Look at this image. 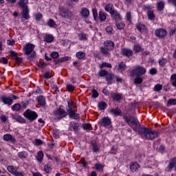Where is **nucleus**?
<instances>
[{"instance_id":"f257e3e1","label":"nucleus","mask_w":176,"mask_h":176,"mask_svg":"<svg viewBox=\"0 0 176 176\" xmlns=\"http://www.w3.org/2000/svg\"><path fill=\"white\" fill-rule=\"evenodd\" d=\"M128 124L133 128L134 131H138L139 134L146 140H153L157 137V133L147 128H140V122L133 117L126 118Z\"/></svg>"},{"instance_id":"f03ea898","label":"nucleus","mask_w":176,"mask_h":176,"mask_svg":"<svg viewBox=\"0 0 176 176\" xmlns=\"http://www.w3.org/2000/svg\"><path fill=\"white\" fill-rule=\"evenodd\" d=\"M129 73L131 76H134V75H135L136 76H142V75H144V74L146 73V69L140 65H136L134 66L133 69L129 71Z\"/></svg>"},{"instance_id":"7ed1b4c3","label":"nucleus","mask_w":176,"mask_h":176,"mask_svg":"<svg viewBox=\"0 0 176 176\" xmlns=\"http://www.w3.org/2000/svg\"><path fill=\"white\" fill-rule=\"evenodd\" d=\"M67 112L70 118H73L74 119H78V114L75 113V111H74V108H76V103L72 101V100H67Z\"/></svg>"},{"instance_id":"20e7f679","label":"nucleus","mask_w":176,"mask_h":176,"mask_svg":"<svg viewBox=\"0 0 176 176\" xmlns=\"http://www.w3.org/2000/svg\"><path fill=\"white\" fill-rule=\"evenodd\" d=\"M35 45L32 43L26 44L23 47V52L26 56H30V57H35Z\"/></svg>"},{"instance_id":"39448f33","label":"nucleus","mask_w":176,"mask_h":176,"mask_svg":"<svg viewBox=\"0 0 176 176\" xmlns=\"http://www.w3.org/2000/svg\"><path fill=\"white\" fill-rule=\"evenodd\" d=\"M13 100H17V96L14 95H10V97L1 96L0 98L1 102H3L7 105H12V104H13Z\"/></svg>"},{"instance_id":"423d86ee","label":"nucleus","mask_w":176,"mask_h":176,"mask_svg":"<svg viewBox=\"0 0 176 176\" xmlns=\"http://www.w3.org/2000/svg\"><path fill=\"white\" fill-rule=\"evenodd\" d=\"M23 116L25 118H26V119L31 121L35 120V119L38 118V114H36V113L28 109L23 113Z\"/></svg>"},{"instance_id":"0eeeda50","label":"nucleus","mask_w":176,"mask_h":176,"mask_svg":"<svg viewBox=\"0 0 176 176\" xmlns=\"http://www.w3.org/2000/svg\"><path fill=\"white\" fill-rule=\"evenodd\" d=\"M59 11L60 16H62V17H65V19H69L71 16H72L71 11L64 8L63 7H60Z\"/></svg>"},{"instance_id":"6e6552de","label":"nucleus","mask_w":176,"mask_h":176,"mask_svg":"<svg viewBox=\"0 0 176 176\" xmlns=\"http://www.w3.org/2000/svg\"><path fill=\"white\" fill-rule=\"evenodd\" d=\"M55 116L56 118H57V119H61L63 118H65V116H67V112H65V110H64V109L59 107L55 111Z\"/></svg>"},{"instance_id":"1a4fd4ad","label":"nucleus","mask_w":176,"mask_h":176,"mask_svg":"<svg viewBox=\"0 0 176 176\" xmlns=\"http://www.w3.org/2000/svg\"><path fill=\"white\" fill-rule=\"evenodd\" d=\"M146 162L148 167L151 168H155V167H157V162H156L155 157H149L147 158Z\"/></svg>"},{"instance_id":"9d476101","label":"nucleus","mask_w":176,"mask_h":176,"mask_svg":"<svg viewBox=\"0 0 176 176\" xmlns=\"http://www.w3.org/2000/svg\"><path fill=\"white\" fill-rule=\"evenodd\" d=\"M135 28L138 31H140L141 34H146L148 32V28L146 26L141 23L136 24Z\"/></svg>"},{"instance_id":"9b49d317","label":"nucleus","mask_w":176,"mask_h":176,"mask_svg":"<svg viewBox=\"0 0 176 176\" xmlns=\"http://www.w3.org/2000/svg\"><path fill=\"white\" fill-rule=\"evenodd\" d=\"M11 118L12 119H13V120H16V122H18V123H25V119H24L23 117L17 113L12 114Z\"/></svg>"},{"instance_id":"f8f14e48","label":"nucleus","mask_w":176,"mask_h":176,"mask_svg":"<svg viewBox=\"0 0 176 176\" xmlns=\"http://www.w3.org/2000/svg\"><path fill=\"white\" fill-rule=\"evenodd\" d=\"M156 36L158 38H164L167 36V31L164 29H157L155 32Z\"/></svg>"},{"instance_id":"ddd939ff","label":"nucleus","mask_w":176,"mask_h":176,"mask_svg":"<svg viewBox=\"0 0 176 176\" xmlns=\"http://www.w3.org/2000/svg\"><path fill=\"white\" fill-rule=\"evenodd\" d=\"M104 46L106 47L107 50L111 51L113 50L115 47V45L113 44V42L111 41H107L104 43Z\"/></svg>"},{"instance_id":"4468645a","label":"nucleus","mask_w":176,"mask_h":176,"mask_svg":"<svg viewBox=\"0 0 176 176\" xmlns=\"http://www.w3.org/2000/svg\"><path fill=\"white\" fill-rule=\"evenodd\" d=\"M111 16L117 22L122 21V16H120V14H119V12H118L116 10L111 13Z\"/></svg>"},{"instance_id":"2eb2a0df","label":"nucleus","mask_w":176,"mask_h":176,"mask_svg":"<svg viewBox=\"0 0 176 176\" xmlns=\"http://www.w3.org/2000/svg\"><path fill=\"white\" fill-rule=\"evenodd\" d=\"M121 53L126 57H130V56H133V50L128 48H122L121 50Z\"/></svg>"},{"instance_id":"dca6fc26","label":"nucleus","mask_w":176,"mask_h":176,"mask_svg":"<svg viewBox=\"0 0 176 176\" xmlns=\"http://www.w3.org/2000/svg\"><path fill=\"white\" fill-rule=\"evenodd\" d=\"M36 100L38 104L41 105V107H45L46 105V99H45V97L38 96Z\"/></svg>"},{"instance_id":"f3484780","label":"nucleus","mask_w":176,"mask_h":176,"mask_svg":"<svg viewBox=\"0 0 176 176\" xmlns=\"http://www.w3.org/2000/svg\"><path fill=\"white\" fill-rule=\"evenodd\" d=\"M90 14V11L86 8H83L80 10V15L84 19H86V17H89V15Z\"/></svg>"},{"instance_id":"a211bd4d","label":"nucleus","mask_w":176,"mask_h":176,"mask_svg":"<svg viewBox=\"0 0 176 176\" xmlns=\"http://www.w3.org/2000/svg\"><path fill=\"white\" fill-rule=\"evenodd\" d=\"M22 17L25 20L30 19V10L28 8H23L22 11Z\"/></svg>"},{"instance_id":"6ab92c4d","label":"nucleus","mask_w":176,"mask_h":176,"mask_svg":"<svg viewBox=\"0 0 176 176\" xmlns=\"http://www.w3.org/2000/svg\"><path fill=\"white\" fill-rule=\"evenodd\" d=\"M104 9L106 12L110 13V14H113L115 11V8H113V4L109 3L105 6Z\"/></svg>"},{"instance_id":"aec40b11","label":"nucleus","mask_w":176,"mask_h":176,"mask_svg":"<svg viewBox=\"0 0 176 176\" xmlns=\"http://www.w3.org/2000/svg\"><path fill=\"white\" fill-rule=\"evenodd\" d=\"M140 168V164L137 162H132L130 165L131 171L135 173Z\"/></svg>"},{"instance_id":"412c9836","label":"nucleus","mask_w":176,"mask_h":176,"mask_svg":"<svg viewBox=\"0 0 176 176\" xmlns=\"http://www.w3.org/2000/svg\"><path fill=\"white\" fill-rule=\"evenodd\" d=\"M4 141H10L11 142H16V139L12 135L7 133L3 135Z\"/></svg>"},{"instance_id":"4be33fe9","label":"nucleus","mask_w":176,"mask_h":176,"mask_svg":"<svg viewBox=\"0 0 176 176\" xmlns=\"http://www.w3.org/2000/svg\"><path fill=\"white\" fill-rule=\"evenodd\" d=\"M176 164V157H173L170 161L169 162V165L168 166V170L171 171L173 168H174V166Z\"/></svg>"},{"instance_id":"5701e85b","label":"nucleus","mask_w":176,"mask_h":176,"mask_svg":"<svg viewBox=\"0 0 176 176\" xmlns=\"http://www.w3.org/2000/svg\"><path fill=\"white\" fill-rule=\"evenodd\" d=\"M18 3L19 6L23 9L28 8V7L27 6V3H28V0H19Z\"/></svg>"},{"instance_id":"b1692460","label":"nucleus","mask_w":176,"mask_h":176,"mask_svg":"<svg viewBox=\"0 0 176 176\" xmlns=\"http://www.w3.org/2000/svg\"><path fill=\"white\" fill-rule=\"evenodd\" d=\"M102 124L107 127V126H109L111 124V119L108 117H104L102 119Z\"/></svg>"},{"instance_id":"393cba45","label":"nucleus","mask_w":176,"mask_h":176,"mask_svg":"<svg viewBox=\"0 0 176 176\" xmlns=\"http://www.w3.org/2000/svg\"><path fill=\"white\" fill-rule=\"evenodd\" d=\"M116 69H119L120 72H123L126 69V64L123 62L120 63L118 66L116 67Z\"/></svg>"},{"instance_id":"a878e982","label":"nucleus","mask_w":176,"mask_h":176,"mask_svg":"<svg viewBox=\"0 0 176 176\" xmlns=\"http://www.w3.org/2000/svg\"><path fill=\"white\" fill-rule=\"evenodd\" d=\"M115 78V76L112 74H107L106 76V80L108 83V85H112V80Z\"/></svg>"},{"instance_id":"bb28decb","label":"nucleus","mask_w":176,"mask_h":176,"mask_svg":"<svg viewBox=\"0 0 176 176\" xmlns=\"http://www.w3.org/2000/svg\"><path fill=\"white\" fill-rule=\"evenodd\" d=\"M7 170L9 173H10L11 174H13V175H14V174H16V173L17 171V168L14 167V166H8L7 167Z\"/></svg>"},{"instance_id":"cd10ccee","label":"nucleus","mask_w":176,"mask_h":176,"mask_svg":"<svg viewBox=\"0 0 176 176\" xmlns=\"http://www.w3.org/2000/svg\"><path fill=\"white\" fill-rule=\"evenodd\" d=\"M11 54H12V56H13L14 59L18 64H20V63H21V61H23V59L21 58H19L17 56V54L16 52H12Z\"/></svg>"},{"instance_id":"c85d7f7f","label":"nucleus","mask_w":176,"mask_h":176,"mask_svg":"<svg viewBox=\"0 0 176 176\" xmlns=\"http://www.w3.org/2000/svg\"><path fill=\"white\" fill-rule=\"evenodd\" d=\"M45 41L47 43H52L53 42L54 37L52 36L51 34H47L45 36Z\"/></svg>"},{"instance_id":"c756f323","label":"nucleus","mask_w":176,"mask_h":176,"mask_svg":"<svg viewBox=\"0 0 176 176\" xmlns=\"http://www.w3.org/2000/svg\"><path fill=\"white\" fill-rule=\"evenodd\" d=\"M157 10L162 11L164 9V1H161L157 3Z\"/></svg>"},{"instance_id":"7c9ffc66","label":"nucleus","mask_w":176,"mask_h":176,"mask_svg":"<svg viewBox=\"0 0 176 176\" xmlns=\"http://www.w3.org/2000/svg\"><path fill=\"white\" fill-rule=\"evenodd\" d=\"M94 170H97V171H102L104 169V165H102L101 163H97L94 166Z\"/></svg>"},{"instance_id":"2f4dec72","label":"nucleus","mask_w":176,"mask_h":176,"mask_svg":"<svg viewBox=\"0 0 176 176\" xmlns=\"http://www.w3.org/2000/svg\"><path fill=\"white\" fill-rule=\"evenodd\" d=\"M125 19L129 24L131 23V11H127L126 12Z\"/></svg>"},{"instance_id":"473e14b6","label":"nucleus","mask_w":176,"mask_h":176,"mask_svg":"<svg viewBox=\"0 0 176 176\" xmlns=\"http://www.w3.org/2000/svg\"><path fill=\"white\" fill-rule=\"evenodd\" d=\"M18 156L20 159H25L28 156V153L27 151H21L18 153Z\"/></svg>"},{"instance_id":"72a5a7b5","label":"nucleus","mask_w":176,"mask_h":176,"mask_svg":"<svg viewBox=\"0 0 176 176\" xmlns=\"http://www.w3.org/2000/svg\"><path fill=\"white\" fill-rule=\"evenodd\" d=\"M36 160H38V162H42V160H43V151H41L38 152Z\"/></svg>"},{"instance_id":"f704fd0d","label":"nucleus","mask_w":176,"mask_h":176,"mask_svg":"<svg viewBox=\"0 0 176 176\" xmlns=\"http://www.w3.org/2000/svg\"><path fill=\"white\" fill-rule=\"evenodd\" d=\"M34 17L36 21H39L40 20L42 19V17H43V15H42V13L37 12L34 14Z\"/></svg>"},{"instance_id":"c9c22d12","label":"nucleus","mask_w":176,"mask_h":176,"mask_svg":"<svg viewBox=\"0 0 176 176\" xmlns=\"http://www.w3.org/2000/svg\"><path fill=\"white\" fill-rule=\"evenodd\" d=\"M47 25H49V27H50L51 28H54V27H56V22L54 21H53V19H50L47 21Z\"/></svg>"},{"instance_id":"e433bc0d","label":"nucleus","mask_w":176,"mask_h":176,"mask_svg":"<svg viewBox=\"0 0 176 176\" xmlns=\"http://www.w3.org/2000/svg\"><path fill=\"white\" fill-rule=\"evenodd\" d=\"M76 56L77 58H79V60H82V58H85V52L80 51L76 53Z\"/></svg>"},{"instance_id":"4c0bfd02","label":"nucleus","mask_w":176,"mask_h":176,"mask_svg":"<svg viewBox=\"0 0 176 176\" xmlns=\"http://www.w3.org/2000/svg\"><path fill=\"white\" fill-rule=\"evenodd\" d=\"M12 111H19L20 109H21V104L16 103L12 106Z\"/></svg>"},{"instance_id":"58836bf2","label":"nucleus","mask_w":176,"mask_h":176,"mask_svg":"<svg viewBox=\"0 0 176 176\" xmlns=\"http://www.w3.org/2000/svg\"><path fill=\"white\" fill-rule=\"evenodd\" d=\"M133 50H134V52H135L136 53H140V52H142L143 50H142V47H141L140 46V45L135 44V45H134Z\"/></svg>"},{"instance_id":"ea45409f","label":"nucleus","mask_w":176,"mask_h":176,"mask_svg":"<svg viewBox=\"0 0 176 176\" xmlns=\"http://www.w3.org/2000/svg\"><path fill=\"white\" fill-rule=\"evenodd\" d=\"M100 68H112V65L108 63H103L99 65Z\"/></svg>"},{"instance_id":"a19ab883","label":"nucleus","mask_w":176,"mask_h":176,"mask_svg":"<svg viewBox=\"0 0 176 176\" xmlns=\"http://www.w3.org/2000/svg\"><path fill=\"white\" fill-rule=\"evenodd\" d=\"M147 16H148L149 20H154V19H155V14H153V11H152V10H148L147 12Z\"/></svg>"},{"instance_id":"79ce46f5","label":"nucleus","mask_w":176,"mask_h":176,"mask_svg":"<svg viewBox=\"0 0 176 176\" xmlns=\"http://www.w3.org/2000/svg\"><path fill=\"white\" fill-rule=\"evenodd\" d=\"M126 25L123 22H117L116 23V27L118 30H123L124 28V26Z\"/></svg>"},{"instance_id":"37998d69","label":"nucleus","mask_w":176,"mask_h":176,"mask_svg":"<svg viewBox=\"0 0 176 176\" xmlns=\"http://www.w3.org/2000/svg\"><path fill=\"white\" fill-rule=\"evenodd\" d=\"M166 64H167V58H161L159 60V65L161 67H164V65H166Z\"/></svg>"},{"instance_id":"c03bdc74","label":"nucleus","mask_w":176,"mask_h":176,"mask_svg":"<svg viewBox=\"0 0 176 176\" xmlns=\"http://www.w3.org/2000/svg\"><path fill=\"white\" fill-rule=\"evenodd\" d=\"M79 41H87V36L84 33H80L78 34Z\"/></svg>"},{"instance_id":"a18cd8bd","label":"nucleus","mask_w":176,"mask_h":176,"mask_svg":"<svg viewBox=\"0 0 176 176\" xmlns=\"http://www.w3.org/2000/svg\"><path fill=\"white\" fill-rule=\"evenodd\" d=\"M100 52L102 53V54H104V56H109V50H108L105 47H100Z\"/></svg>"},{"instance_id":"49530a36","label":"nucleus","mask_w":176,"mask_h":176,"mask_svg":"<svg viewBox=\"0 0 176 176\" xmlns=\"http://www.w3.org/2000/svg\"><path fill=\"white\" fill-rule=\"evenodd\" d=\"M98 108L100 110L105 109V108H107V103L104 102H99Z\"/></svg>"},{"instance_id":"de8ad7c7","label":"nucleus","mask_w":176,"mask_h":176,"mask_svg":"<svg viewBox=\"0 0 176 176\" xmlns=\"http://www.w3.org/2000/svg\"><path fill=\"white\" fill-rule=\"evenodd\" d=\"M44 171L47 173H50V171H52V166H50V164H47L45 165Z\"/></svg>"},{"instance_id":"09e8293b","label":"nucleus","mask_w":176,"mask_h":176,"mask_svg":"<svg viewBox=\"0 0 176 176\" xmlns=\"http://www.w3.org/2000/svg\"><path fill=\"white\" fill-rule=\"evenodd\" d=\"M99 16H100V21H105V20L107 19V15H105V13L102 12H99Z\"/></svg>"},{"instance_id":"8fccbe9b","label":"nucleus","mask_w":176,"mask_h":176,"mask_svg":"<svg viewBox=\"0 0 176 176\" xmlns=\"http://www.w3.org/2000/svg\"><path fill=\"white\" fill-rule=\"evenodd\" d=\"M163 89V85L160 84L155 85L154 86V90L155 91H160Z\"/></svg>"},{"instance_id":"3c124183","label":"nucleus","mask_w":176,"mask_h":176,"mask_svg":"<svg viewBox=\"0 0 176 176\" xmlns=\"http://www.w3.org/2000/svg\"><path fill=\"white\" fill-rule=\"evenodd\" d=\"M92 13H93L94 20H96V21H97V19H98V14L97 12V9L93 8L92 9Z\"/></svg>"},{"instance_id":"603ef678","label":"nucleus","mask_w":176,"mask_h":176,"mask_svg":"<svg viewBox=\"0 0 176 176\" xmlns=\"http://www.w3.org/2000/svg\"><path fill=\"white\" fill-rule=\"evenodd\" d=\"M106 32L107 34H114L115 33L113 28H112V27H111V26H107L106 28Z\"/></svg>"},{"instance_id":"864d4df0","label":"nucleus","mask_w":176,"mask_h":176,"mask_svg":"<svg viewBox=\"0 0 176 176\" xmlns=\"http://www.w3.org/2000/svg\"><path fill=\"white\" fill-rule=\"evenodd\" d=\"M82 129H84V130H87V131L91 130V124H84L82 125Z\"/></svg>"},{"instance_id":"5fc2aeb1","label":"nucleus","mask_w":176,"mask_h":176,"mask_svg":"<svg viewBox=\"0 0 176 176\" xmlns=\"http://www.w3.org/2000/svg\"><path fill=\"white\" fill-rule=\"evenodd\" d=\"M134 82H135V85H141V83H142V78L137 77L135 78Z\"/></svg>"},{"instance_id":"6e6d98bb","label":"nucleus","mask_w":176,"mask_h":176,"mask_svg":"<svg viewBox=\"0 0 176 176\" xmlns=\"http://www.w3.org/2000/svg\"><path fill=\"white\" fill-rule=\"evenodd\" d=\"M99 76H107L108 75V72H107L106 70H100L99 72Z\"/></svg>"},{"instance_id":"4d7b16f0","label":"nucleus","mask_w":176,"mask_h":176,"mask_svg":"<svg viewBox=\"0 0 176 176\" xmlns=\"http://www.w3.org/2000/svg\"><path fill=\"white\" fill-rule=\"evenodd\" d=\"M111 112L113 113V115H120L121 111L120 110H119L118 109H112L111 110Z\"/></svg>"},{"instance_id":"13d9d810","label":"nucleus","mask_w":176,"mask_h":176,"mask_svg":"<svg viewBox=\"0 0 176 176\" xmlns=\"http://www.w3.org/2000/svg\"><path fill=\"white\" fill-rule=\"evenodd\" d=\"M167 105H176V99H170L167 102Z\"/></svg>"},{"instance_id":"bf43d9fd","label":"nucleus","mask_w":176,"mask_h":176,"mask_svg":"<svg viewBox=\"0 0 176 176\" xmlns=\"http://www.w3.org/2000/svg\"><path fill=\"white\" fill-rule=\"evenodd\" d=\"M122 98V94H115L113 96V100L115 101H119Z\"/></svg>"},{"instance_id":"052dcab7","label":"nucleus","mask_w":176,"mask_h":176,"mask_svg":"<svg viewBox=\"0 0 176 176\" xmlns=\"http://www.w3.org/2000/svg\"><path fill=\"white\" fill-rule=\"evenodd\" d=\"M149 74L151 75H155L157 74V70L155 68H152L149 70Z\"/></svg>"},{"instance_id":"680f3d73","label":"nucleus","mask_w":176,"mask_h":176,"mask_svg":"<svg viewBox=\"0 0 176 176\" xmlns=\"http://www.w3.org/2000/svg\"><path fill=\"white\" fill-rule=\"evenodd\" d=\"M67 89L69 90V91H74L75 90V87H74L72 85H68L67 86Z\"/></svg>"},{"instance_id":"e2e57ef3","label":"nucleus","mask_w":176,"mask_h":176,"mask_svg":"<svg viewBox=\"0 0 176 176\" xmlns=\"http://www.w3.org/2000/svg\"><path fill=\"white\" fill-rule=\"evenodd\" d=\"M92 97L94 98H97V97H98V92H97V91L96 89H93L92 90Z\"/></svg>"},{"instance_id":"0e129e2a","label":"nucleus","mask_w":176,"mask_h":176,"mask_svg":"<svg viewBox=\"0 0 176 176\" xmlns=\"http://www.w3.org/2000/svg\"><path fill=\"white\" fill-rule=\"evenodd\" d=\"M51 57H52V58H57V57H58V53L57 52H52Z\"/></svg>"},{"instance_id":"69168bd1","label":"nucleus","mask_w":176,"mask_h":176,"mask_svg":"<svg viewBox=\"0 0 176 176\" xmlns=\"http://www.w3.org/2000/svg\"><path fill=\"white\" fill-rule=\"evenodd\" d=\"M92 151H93V152H98L99 151L98 146H97L96 144H93L92 145Z\"/></svg>"},{"instance_id":"338daca9","label":"nucleus","mask_w":176,"mask_h":176,"mask_svg":"<svg viewBox=\"0 0 176 176\" xmlns=\"http://www.w3.org/2000/svg\"><path fill=\"white\" fill-rule=\"evenodd\" d=\"M7 43L10 46H13V45H14V43H15V41L13 39H9V40H8Z\"/></svg>"},{"instance_id":"774afa93","label":"nucleus","mask_w":176,"mask_h":176,"mask_svg":"<svg viewBox=\"0 0 176 176\" xmlns=\"http://www.w3.org/2000/svg\"><path fill=\"white\" fill-rule=\"evenodd\" d=\"M0 61L2 64H8V59L5 57L1 58Z\"/></svg>"}]
</instances>
